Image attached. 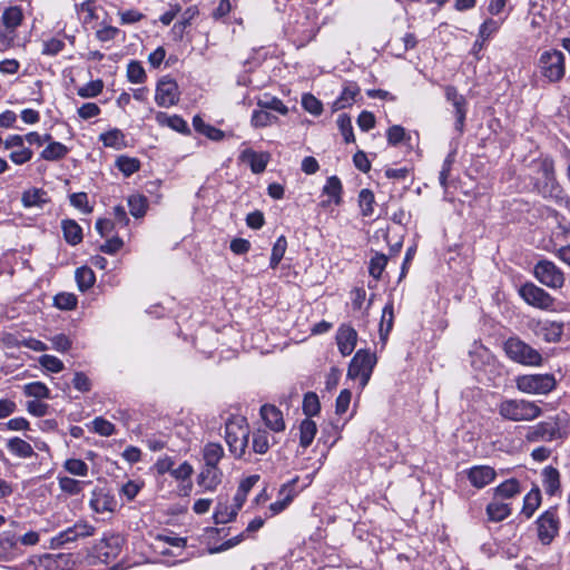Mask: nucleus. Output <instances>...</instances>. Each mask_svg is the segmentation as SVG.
<instances>
[{"instance_id":"f257e3e1","label":"nucleus","mask_w":570,"mask_h":570,"mask_svg":"<svg viewBox=\"0 0 570 570\" xmlns=\"http://www.w3.org/2000/svg\"><path fill=\"white\" fill-rule=\"evenodd\" d=\"M499 415L511 422H531L543 413L540 405L525 399H504L498 404Z\"/></svg>"},{"instance_id":"f03ea898","label":"nucleus","mask_w":570,"mask_h":570,"mask_svg":"<svg viewBox=\"0 0 570 570\" xmlns=\"http://www.w3.org/2000/svg\"><path fill=\"white\" fill-rule=\"evenodd\" d=\"M249 429L246 420L240 416L229 419L225 424V441L232 454L240 458L246 450Z\"/></svg>"},{"instance_id":"7ed1b4c3","label":"nucleus","mask_w":570,"mask_h":570,"mask_svg":"<svg viewBox=\"0 0 570 570\" xmlns=\"http://www.w3.org/2000/svg\"><path fill=\"white\" fill-rule=\"evenodd\" d=\"M518 391L530 395H547L557 387L553 374H523L515 377Z\"/></svg>"},{"instance_id":"20e7f679","label":"nucleus","mask_w":570,"mask_h":570,"mask_svg":"<svg viewBox=\"0 0 570 570\" xmlns=\"http://www.w3.org/2000/svg\"><path fill=\"white\" fill-rule=\"evenodd\" d=\"M540 75L549 82L562 80L566 73V57L563 52L551 49L543 51L538 61Z\"/></svg>"},{"instance_id":"39448f33","label":"nucleus","mask_w":570,"mask_h":570,"mask_svg":"<svg viewBox=\"0 0 570 570\" xmlns=\"http://www.w3.org/2000/svg\"><path fill=\"white\" fill-rule=\"evenodd\" d=\"M124 542V538L119 534L105 533L102 538L92 546L90 557L101 563L108 564L120 554Z\"/></svg>"},{"instance_id":"423d86ee","label":"nucleus","mask_w":570,"mask_h":570,"mask_svg":"<svg viewBox=\"0 0 570 570\" xmlns=\"http://www.w3.org/2000/svg\"><path fill=\"white\" fill-rule=\"evenodd\" d=\"M504 351L510 360L525 366H540L541 354L519 338H509L504 343Z\"/></svg>"},{"instance_id":"0eeeda50","label":"nucleus","mask_w":570,"mask_h":570,"mask_svg":"<svg viewBox=\"0 0 570 570\" xmlns=\"http://www.w3.org/2000/svg\"><path fill=\"white\" fill-rule=\"evenodd\" d=\"M375 364L376 356L374 354L360 350L348 365L347 376L353 380H360L361 386L364 387L372 375Z\"/></svg>"},{"instance_id":"6e6552de","label":"nucleus","mask_w":570,"mask_h":570,"mask_svg":"<svg viewBox=\"0 0 570 570\" xmlns=\"http://www.w3.org/2000/svg\"><path fill=\"white\" fill-rule=\"evenodd\" d=\"M562 438L559 416L550 417L548 421L539 422L528 428L525 440L530 443L551 442Z\"/></svg>"},{"instance_id":"1a4fd4ad","label":"nucleus","mask_w":570,"mask_h":570,"mask_svg":"<svg viewBox=\"0 0 570 570\" xmlns=\"http://www.w3.org/2000/svg\"><path fill=\"white\" fill-rule=\"evenodd\" d=\"M538 539L543 546L550 544L560 530V519L556 508L544 511L535 521Z\"/></svg>"},{"instance_id":"9d476101","label":"nucleus","mask_w":570,"mask_h":570,"mask_svg":"<svg viewBox=\"0 0 570 570\" xmlns=\"http://www.w3.org/2000/svg\"><path fill=\"white\" fill-rule=\"evenodd\" d=\"M96 528L87 521H78L72 527L61 531L51 539L50 546L53 549L63 547L67 543L75 542L78 539L91 537L95 534Z\"/></svg>"},{"instance_id":"9b49d317","label":"nucleus","mask_w":570,"mask_h":570,"mask_svg":"<svg viewBox=\"0 0 570 570\" xmlns=\"http://www.w3.org/2000/svg\"><path fill=\"white\" fill-rule=\"evenodd\" d=\"M180 91L177 82L169 78H161L156 86L155 101L161 108H169L178 104Z\"/></svg>"},{"instance_id":"f8f14e48","label":"nucleus","mask_w":570,"mask_h":570,"mask_svg":"<svg viewBox=\"0 0 570 570\" xmlns=\"http://www.w3.org/2000/svg\"><path fill=\"white\" fill-rule=\"evenodd\" d=\"M534 276L543 285L552 288H559L564 283L562 272L554 263L542 259L534 266Z\"/></svg>"},{"instance_id":"ddd939ff","label":"nucleus","mask_w":570,"mask_h":570,"mask_svg":"<svg viewBox=\"0 0 570 570\" xmlns=\"http://www.w3.org/2000/svg\"><path fill=\"white\" fill-rule=\"evenodd\" d=\"M117 505L115 495L107 489L96 488L92 490L89 507L95 513H114Z\"/></svg>"},{"instance_id":"4468645a","label":"nucleus","mask_w":570,"mask_h":570,"mask_svg":"<svg viewBox=\"0 0 570 570\" xmlns=\"http://www.w3.org/2000/svg\"><path fill=\"white\" fill-rule=\"evenodd\" d=\"M520 296L534 307L547 309L552 305V297L541 287L533 283H527L519 289Z\"/></svg>"},{"instance_id":"2eb2a0df","label":"nucleus","mask_w":570,"mask_h":570,"mask_svg":"<svg viewBox=\"0 0 570 570\" xmlns=\"http://www.w3.org/2000/svg\"><path fill=\"white\" fill-rule=\"evenodd\" d=\"M6 149H13L10 153V159L17 165H23L32 158V150L24 147V137L21 135H11L4 140Z\"/></svg>"},{"instance_id":"dca6fc26","label":"nucleus","mask_w":570,"mask_h":570,"mask_svg":"<svg viewBox=\"0 0 570 570\" xmlns=\"http://www.w3.org/2000/svg\"><path fill=\"white\" fill-rule=\"evenodd\" d=\"M224 479L223 470L219 466L203 465L197 476V484L204 491L215 492Z\"/></svg>"},{"instance_id":"f3484780","label":"nucleus","mask_w":570,"mask_h":570,"mask_svg":"<svg viewBox=\"0 0 570 570\" xmlns=\"http://www.w3.org/2000/svg\"><path fill=\"white\" fill-rule=\"evenodd\" d=\"M469 482L476 489H483L494 481L495 470L490 465H474L464 471Z\"/></svg>"},{"instance_id":"a211bd4d","label":"nucleus","mask_w":570,"mask_h":570,"mask_svg":"<svg viewBox=\"0 0 570 570\" xmlns=\"http://www.w3.org/2000/svg\"><path fill=\"white\" fill-rule=\"evenodd\" d=\"M22 556L18 540L11 531L0 533V561L9 562Z\"/></svg>"},{"instance_id":"6ab92c4d","label":"nucleus","mask_w":570,"mask_h":570,"mask_svg":"<svg viewBox=\"0 0 570 570\" xmlns=\"http://www.w3.org/2000/svg\"><path fill=\"white\" fill-rule=\"evenodd\" d=\"M265 425L274 433H281L285 430V421L282 411L272 404H264L259 411Z\"/></svg>"},{"instance_id":"aec40b11","label":"nucleus","mask_w":570,"mask_h":570,"mask_svg":"<svg viewBox=\"0 0 570 570\" xmlns=\"http://www.w3.org/2000/svg\"><path fill=\"white\" fill-rule=\"evenodd\" d=\"M357 333L348 325H342L337 332L336 341L337 346L343 356L350 355L356 344Z\"/></svg>"},{"instance_id":"412c9836","label":"nucleus","mask_w":570,"mask_h":570,"mask_svg":"<svg viewBox=\"0 0 570 570\" xmlns=\"http://www.w3.org/2000/svg\"><path fill=\"white\" fill-rule=\"evenodd\" d=\"M361 88L355 82L345 83L341 95L334 100L332 105L333 111H338L345 108L351 107L356 97L360 96Z\"/></svg>"},{"instance_id":"4be33fe9","label":"nucleus","mask_w":570,"mask_h":570,"mask_svg":"<svg viewBox=\"0 0 570 570\" xmlns=\"http://www.w3.org/2000/svg\"><path fill=\"white\" fill-rule=\"evenodd\" d=\"M535 186L539 194L547 199H551L557 203L563 199V190L557 181V178L543 179L538 181Z\"/></svg>"},{"instance_id":"5701e85b","label":"nucleus","mask_w":570,"mask_h":570,"mask_svg":"<svg viewBox=\"0 0 570 570\" xmlns=\"http://www.w3.org/2000/svg\"><path fill=\"white\" fill-rule=\"evenodd\" d=\"M542 484L548 495H559L561 493L559 471L553 466H546L542 470Z\"/></svg>"},{"instance_id":"b1692460","label":"nucleus","mask_w":570,"mask_h":570,"mask_svg":"<svg viewBox=\"0 0 570 570\" xmlns=\"http://www.w3.org/2000/svg\"><path fill=\"white\" fill-rule=\"evenodd\" d=\"M533 332L546 342H558L562 335V323H534Z\"/></svg>"},{"instance_id":"393cba45","label":"nucleus","mask_w":570,"mask_h":570,"mask_svg":"<svg viewBox=\"0 0 570 570\" xmlns=\"http://www.w3.org/2000/svg\"><path fill=\"white\" fill-rule=\"evenodd\" d=\"M240 159L249 164L254 174H261L266 169L269 155L266 153H256L253 149H245L240 154Z\"/></svg>"},{"instance_id":"a878e982","label":"nucleus","mask_w":570,"mask_h":570,"mask_svg":"<svg viewBox=\"0 0 570 570\" xmlns=\"http://www.w3.org/2000/svg\"><path fill=\"white\" fill-rule=\"evenodd\" d=\"M224 456L225 451L219 443L208 442L202 449L203 465L219 466V462Z\"/></svg>"},{"instance_id":"bb28decb","label":"nucleus","mask_w":570,"mask_h":570,"mask_svg":"<svg viewBox=\"0 0 570 570\" xmlns=\"http://www.w3.org/2000/svg\"><path fill=\"white\" fill-rule=\"evenodd\" d=\"M61 229L63 238L69 245L75 246L82 242V228L76 220L63 219Z\"/></svg>"},{"instance_id":"cd10ccee","label":"nucleus","mask_w":570,"mask_h":570,"mask_svg":"<svg viewBox=\"0 0 570 570\" xmlns=\"http://www.w3.org/2000/svg\"><path fill=\"white\" fill-rule=\"evenodd\" d=\"M156 121L160 126H167L177 132H180V134L189 132V127H188L187 122L178 115L169 116L165 112L158 111L156 114Z\"/></svg>"},{"instance_id":"c85d7f7f","label":"nucleus","mask_w":570,"mask_h":570,"mask_svg":"<svg viewBox=\"0 0 570 570\" xmlns=\"http://www.w3.org/2000/svg\"><path fill=\"white\" fill-rule=\"evenodd\" d=\"M7 449L11 454L21 459H29L36 454L33 448L27 441L18 436L8 440Z\"/></svg>"},{"instance_id":"c756f323","label":"nucleus","mask_w":570,"mask_h":570,"mask_svg":"<svg viewBox=\"0 0 570 570\" xmlns=\"http://www.w3.org/2000/svg\"><path fill=\"white\" fill-rule=\"evenodd\" d=\"M274 443L275 435H271L266 430L258 429L253 434V450L258 454H265Z\"/></svg>"},{"instance_id":"7c9ffc66","label":"nucleus","mask_w":570,"mask_h":570,"mask_svg":"<svg viewBox=\"0 0 570 570\" xmlns=\"http://www.w3.org/2000/svg\"><path fill=\"white\" fill-rule=\"evenodd\" d=\"M237 515V512L232 505H228V501L222 497L218 500L217 507L214 512V521L216 524H225L233 521Z\"/></svg>"},{"instance_id":"2f4dec72","label":"nucleus","mask_w":570,"mask_h":570,"mask_svg":"<svg viewBox=\"0 0 570 570\" xmlns=\"http://www.w3.org/2000/svg\"><path fill=\"white\" fill-rule=\"evenodd\" d=\"M99 140L105 147L114 148L116 150H120L126 147L125 135L118 128L100 134Z\"/></svg>"},{"instance_id":"473e14b6","label":"nucleus","mask_w":570,"mask_h":570,"mask_svg":"<svg viewBox=\"0 0 570 570\" xmlns=\"http://www.w3.org/2000/svg\"><path fill=\"white\" fill-rule=\"evenodd\" d=\"M22 205L29 207H42L48 202L47 193L40 188H31L23 191L21 197Z\"/></svg>"},{"instance_id":"72a5a7b5","label":"nucleus","mask_w":570,"mask_h":570,"mask_svg":"<svg viewBox=\"0 0 570 570\" xmlns=\"http://www.w3.org/2000/svg\"><path fill=\"white\" fill-rule=\"evenodd\" d=\"M541 499L540 489L537 487L532 488L523 499L522 514L530 519L540 507Z\"/></svg>"},{"instance_id":"f704fd0d","label":"nucleus","mask_w":570,"mask_h":570,"mask_svg":"<svg viewBox=\"0 0 570 570\" xmlns=\"http://www.w3.org/2000/svg\"><path fill=\"white\" fill-rule=\"evenodd\" d=\"M317 432L316 423L311 419H304L299 424V444L303 448H308Z\"/></svg>"},{"instance_id":"c9c22d12","label":"nucleus","mask_w":570,"mask_h":570,"mask_svg":"<svg viewBox=\"0 0 570 570\" xmlns=\"http://www.w3.org/2000/svg\"><path fill=\"white\" fill-rule=\"evenodd\" d=\"M2 23L9 30H14L19 27L23 19L22 10L19 6L7 8L2 13Z\"/></svg>"},{"instance_id":"e433bc0d","label":"nucleus","mask_w":570,"mask_h":570,"mask_svg":"<svg viewBox=\"0 0 570 570\" xmlns=\"http://www.w3.org/2000/svg\"><path fill=\"white\" fill-rule=\"evenodd\" d=\"M69 149L67 146L59 141L50 142L48 146L41 151L40 157L48 161L60 160L66 157Z\"/></svg>"},{"instance_id":"4c0bfd02","label":"nucleus","mask_w":570,"mask_h":570,"mask_svg":"<svg viewBox=\"0 0 570 570\" xmlns=\"http://www.w3.org/2000/svg\"><path fill=\"white\" fill-rule=\"evenodd\" d=\"M511 513V508L508 503L493 501L487 507V514L489 520L499 522L508 518Z\"/></svg>"},{"instance_id":"58836bf2","label":"nucleus","mask_w":570,"mask_h":570,"mask_svg":"<svg viewBox=\"0 0 570 570\" xmlns=\"http://www.w3.org/2000/svg\"><path fill=\"white\" fill-rule=\"evenodd\" d=\"M75 278H76L78 288L81 292H86L87 289L92 287V285L96 282V276H95L94 271L87 266H81V267L77 268L76 273H75Z\"/></svg>"},{"instance_id":"ea45409f","label":"nucleus","mask_w":570,"mask_h":570,"mask_svg":"<svg viewBox=\"0 0 570 570\" xmlns=\"http://www.w3.org/2000/svg\"><path fill=\"white\" fill-rule=\"evenodd\" d=\"M520 483L517 479H509L494 489L495 497L510 499L520 493Z\"/></svg>"},{"instance_id":"a19ab883","label":"nucleus","mask_w":570,"mask_h":570,"mask_svg":"<svg viewBox=\"0 0 570 570\" xmlns=\"http://www.w3.org/2000/svg\"><path fill=\"white\" fill-rule=\"evenodd\" d=\"M323 193L331 197V199L336 204H341L342 202V183L337 176H331L327 178L325 186L323 187Z\"/></svg>"},{"instance_id":"79ce46f5","label":"nucleus","mask_w":570,"mask_h":570,"mask_svg":"<svg viewBox=\"0 0 570 570\" xmlns=\"http://www.w3.org/2000/svg\"><path fill=\"white\" fill-rule=\"evenodd\" d=\"M129 212L135 218L145 216L148 207V200L145 196L136 194L128 198Z\"/></svg>"},{"instance_id":"37998d69","label":"nucleus","mask_w":570,"mask_h":570,"mask_svg":"<svg viewBox=\"0 0 570 570\" xmlns=\"http://www.w3.org/2000/svg\"><path fill=\"white\" fill-rule=\"evenodd\" d=\"M23 393L26 396L35 397L38 400L50 397V390L45 383L39 381L23 385Z\"/></svg>"},{"instance_id":"c03bdc74","label":"nucleus","mask_w":570,"mask_h":570,"mask_svg":"<svg viewBox=\"0 0 570 570\" xmlns=\"http://www.w3.org/2000/svg\"><path fill=\"white\" fill-rule=\"evenodd\" d=\"M277 117L265 109H256L252 114L250 124L255 128L267 127L274 124Z\"/></svg>"},{"instance_id":"a18cd8bd","label":"nucleus","mask_w":570,"mask_h":570,"mask_svg":"<svg viewBox=\"0 0 570 570\" xmlns=\"http://www.w3.org/2000/svg\"><path fill=\"white\" fill-rule=\"evenodd\" d=\"M156 541L159 543H164L166 546L171 547L175 550L184 552L187 546V539L183 537H177L174 533H160L155 537Z\"/></svg>"},{"instance_id":"49530a36","label":"nucleus","mask_w":570,"mask_h":570,"mask_svg":"<svg viewBox=\"0 0 570 570\" xmlns=\"http://www.w3.org/2000/svg\"><path fill=\"white\" fill-rule=\"evenodd\" d=\"M117 168L127 177L138 171L140 163L137 158L120 156L116 160Z\"/></svg>"},{"instance_id":"de8ad7c7","label":"nucleus","mask_w":570,"mask_h":570,"mask_svg":"<svg viewBox=\"0 0 570 570\" xmlns=\"http://www.w3.org/2000/svg\"><path fill=\"white\" fill-rule=\"evenodd\" d=\"M58 483L61 491L69 495L79 494L82 491L85 484V482L75 480L69 476L58 478Z\"/></svg>"},{"instance_id":"09e8293b","label":"nucleus","mask_w":570,"mask_h":570,"mask_svg":"<svg viewBox=\"0 0 570 570\" xmlns=\"http://www.w3.org/2000/svg\"><path fill=\"white\" fill-rule=\"evenodd\" d=\"M374 194L370 189H362L358 195V205L363 216H372L374 213Z\"/></svg>"},{"instance_id":"8fccbe9b","label":"nucleus","mask_w":570,"mask_h":570,"mask_svg":"<svg viewBox=\"0 0 570 570\" xmlns=\"http://www.w3.org/2000/svg\"><path fill=\"white\" fill-rule=\"evenodd\" d=\"M286 248H287V240H286L285 236L282 235L276 239V242L272 248L269 266L273 269H275L278 266L279 262L284 257Z\"/></svg>"},{"instance_id":"3c124183","label":"nucleus","mask_w":570,"mask_h":570,"mask_svg":"<svg viewBox=\"0 0 570 570\" xmlns=\"http://www.w3.org/2000/svg\"><path fill=\"white\" fill-rule=\"evenodd\" d=\"M337 126L346 144L354 142L355 137L353 132L352 120L346 114H341L337 117Z\"/></svg>"},{"instance_id":"603ef678","label":"nucleus","mask_w":570,"mask_h":570,"mask_svg":"<svg viewBox=\"0 0 570 570\" xmlns=\"http://www.w3.org/2000/svg\"><path fill=\"white\" fill-rule=\"evenodd\" d=\"M455 111V129L462 134L464 128V121L466 117V100L464 97L451 102Z\"/></svg>"},{"instance_id":"864d4df0","label":"nucleus","mask_w":570,"mask_h":570,"mask_svg":"<svg viewBox=\"0 0 570 570\" xmlns=\"http://www.w3.org/2000/svg\"><path fill=\"white\" fill-rule=\"evenodd\" d=\"M320 410L321 404L317 394L314 392L306 393L303 399V412L307 416H314L318 414Z\"/></svg>"},{"instance_id":"5fc2aeb1","label":"nucleus","mask_w":570,"mask_h":570,"mask_svg":"<svg viewBox=\"0 0 570 570\" xmlns=\"http://www.w3.org/2000/svg\"><path fill=\"white\" fill-rule=\"evenodd\" d=\"M91 430L101 436H110L116 431L115 425L101 416L91 422Z\"/></svg>"},{"instance_id":"6e6d98bb","label":"nucleus","mask_w":570,"mask_h":570,"mask_svg":"<svg viewBox=\"0 0 570 570\" xmlns=\"http://www.w3.org/2000/svg\"><path fill=\"white\" fill-rule=\"evenodd\" d=\"M128 80L132 83H142L146 80L144 67L138 61H131L127 67Z\"/></svg>"},{"instance_id":"4d7b16f0","label":"nucleus","mask_w":570,"mask_h":570,"mask_svg":"<svg viewBox=\"0 0 570 570\" xmlns=\"http://www.w3.org/2000/svg\"><path fill=\"white\" fill-rule=\"evenodd\" d=\"M257 106L267 111L275 110V111L279 112L281 115H286L288 112V108L277 97H269L264 100L261 99V100H258Z\"/></svg>"},{"instance_id":"13d9d810","label":"nucleus","mask_w":570,"mask_h":570,"mask_svg":"<svg viewBox=\"0 0 570 570\" xmlns=\"http://www.w3.org/2000/svg\"><path fill=\"white\" fill-rule=\"evenodd\" d=\"M65 48V42L58 37H52L42 42L41 53L45 56H56Z\"/></svg>"},{"instance_id":"bf43d9fd","label":"nucleus","mask_w":570,"mask_h":570,"mask_svg":"<svg viewBox=\"0 0 570 570\" xmlns=\"http://www.w3.org/2000/svg\"><path fill=\"white\" fill-rule=\"evenodd\" d=\"M53 303L59 309L69 311L76 307L77 296L72 293H60L55 296Z\"/></svg>"},{"instance_id":"052dcab7","label":"nucleus","mask_w":570,"mask_h":570,"mask_svg":"<svg viewBox=\"0 0 570 570\" xmlns=\"http://www.w3.org/2000/svg\"><path fill=\"white\" fill-rule=\"evenodd\" d=\"M63 466L70 474L78 476H86L89 470L87 463L80 459H68Z\"/></svg>"},{"instance_id":"680f3d73","label":"nucleus","mask_w":570,"mask_h":570,"mask_svg":"<svg viewBox=\"0 0 570 570\" xmlns=\"http://www.w3.org/2000/svg\"><path fill=\"white\" fill-rule=\"evenodd\" d=\"M198 16V9L196 7L187 8L183 14L180 20L174 24L173 32H176L177 29H180V37H183L185 29L190 24L191 20Z\"/></svg>"},{"instance_id":"e2e57ef3","label":"nucleus","mask_w":570,"mask_h":570,"mask_svg":"<svg viewBox=\"0 0 570 570\" xmlns=\"http://www.w3.org/2000/svg\"><path fill=\"white\" fill-rule=\"evenodd\" d=\"M302 106L303 108L314 116H318L322 114L323 105L322 102L312 94H305L302 97Z\"/></svg>"},{"instance_id":"0e129e2a","label":"nucleus","mask_w":570,"mask_h":570,"mask_svg":"<svg viewBox=\"0 0 570 570\" xmlns=\"http://www.w3.org/2000/svg\"><path fill=\"white\" fill-rule=\"evenodd\" d=\"M104 88V83L101 80H94L85 85L83 87L78 89V95L81 98H94L97 97Z\"/></svg>"},{"instance_id":"69168bd1","label":"nucleus","mask_w":570,"mask_h":570,"mask_svg":"<svg viewBox=\"0 0 570 570\" xmlns=\"http://www.w3.org/2000/svg\"><path fill=\"white\" fill-rule=\"evenodd\" d=\"M387 263V257L384 254H375L370 262L368 272L374 278H379L384 271Z\"/></svg>"},{"instance_id":"338daca9","label":"nucleus","mask_w":570,"mask_h":570,"mask_svg":"<svg viewBox=\"0 0 570 570\" xmlns=\"http://www.w3.org/2000/svg\"><path fill=\"white\" fill-rule=\"evenodd\" d=\"M39 363L42 367L52 373H59L63 370L62 361L53 355L46 354L40 356Z\"/></svg>"},{"instance_id":"774afa93","label":"nucleus","mask_w":570,"mask_h":570,"mask_svg":"<svg viewBox=\"0 0 570 570\" xmlns=\"http://www.w3.org/2000/svg\"><path fill=\"white\" fill-rule=\"evenodd\" d=\"M144 483L136 481V480H129L127 481L120 489V493L126 497L128 501H132L137 494L140 492Z\"/></svg>"}]
</instances>
